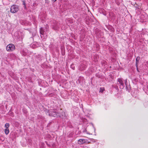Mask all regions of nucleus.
Segmentation results:
<instances>
[{
    "mask_svg": "<svg viewBox=\"0 0 148 148\" xmlns=\"http://www.w3.org/2000/svg\"><path fill=\"white\" fill-rule=\"evenodd\" d=\"M47 113L49 114L50 116H53L54 117H59L61 118H64V116L65 117V113L63 111L62 112L61 110L60 113L57 112L56 110L54 109H51L47 111Z\"/></svg>",
    "mask_w": 148,
    "mask_h": 148,
    "instance_id": "obj_1",
    "label": "nucleus"
},
{
    "mask_svg": "<svg viewBox=\"0 0 148 148\" xmlns=\"http://www.w3.org/2000/svg\"><path fill=\"white\" fill-rule=\"evenodd\" d=\"M117 84L119 86L120 89H123L125 87V85L123 79L119 78L117 80Z\"/></svg>",
    "mask_w": 148,
    "mask_h": 148,
    "instance_id": "obj_2",
    "label": "nucleus"
},
{
    "mask_svg": "<svg viewBox=\"0 0 148 148\" xmlns=\"http://www.w3.org/2000/svg\"><path fill=\"white\" fill-rule=\"evenodd\" d=\"M15 47L14 45L12 44H10L6 47V49L7 51L10 52L14 50Z\"/></svg>",
    "mask_w": 148,
    "mask_h": 148,
    "instance_id": "obj_3",
    "label": "nucleus"
},
{
    "mask_svg": "<svg viewBox=\"0 0 148 148\" xmlns=\"http://www.w3.org/2000/svg\"><path fill=\"white\" fill-rule=\"evenodd\" d=\"M19 10V8L17 5H13L11 6L10 8V12L11 13H14L17 12Z\"/></svg>",
    "mask_w": 148,
    "mask_h": 148,
    "instance_id": "obj_4",
    "label": "nucleus"
},
{
    "mask_svg": "<svg viewBox=\"0 0 148 148\" xmlns=\"http://www.w3.org/2000/svg\"><path fill=\"white\" fill-rule=\"evenodd\" d=\"M86 142V140L84 139H79L78 141V143L79 145L82 144Z\"/></svg>",
    "mask_w": 148,
    "mask_h": 148,
    "instance_id": "obj_5",
    "label": "nucleus"
},
{
    "mask_svg": "<svg viewBox=\"0 0 148 148\" xmlns=\"http://www.w3.org/2000/svg\"><path fill=\"white\" fill-rule=\"evenodd\" d=\"M40 34H41V38H42V36H43L45 34V32L44 30H43V28L42 27L40 28Z\"/></svg>",
    "mask_w": 148,
    "mask_h": 148,
    "instance_id": "obj_6",
    "label": "nucleus"
},
{
    "mask_svg": "<svg viewBox=\"0 0 148 148\" xmlns=\"http://www.w3.org/2000/svg\"><path fill=\"white\" fill-rule=\"evenodd\" d=\"M22 2H23V4L24 5V7L25 9L26 8V7L25 3V0H22Z\"/></svg>",
    "mask_w": 148,
    "mask_h": 148,
    "instance_id": "obj_7",
    "label": "nucleus"
},
{
    "mask_svg": "<svg viewBox=\"0 0 148 148\" xmlns=\"http://www.w3.org/2000/svg\"><path fill=\"white\" fill-rule=\"evenodd\" d=\"M9 132L8 129H5V133L6 135L8 134Z\"/></svg>",
    "mask_w": 148,
    "mask_h": 148,
    "instance_id": "obj_8",
    "label": "nucleus"
},
{
    "mask_svg": "<svg viewBox=\"0 0 148 148\" xmlns=\"http://www.w3.org/2000/svg\"><path fill=\"white\" fill-rule=\"evenodd\" d=\"M10 125L8 123H6L5 124V127L6 128V129H8Z\"/></svg>",
    "mask_w": 148,
    "mask_h": 148,
    "instance_id": "obj_9",
    "label": "nucleus"
},
{
    "mask_svg": "<svg viewBox=\"0 0 148 148\" xmlns=\"http://www.w3.org/2000/svg\"><path fill=\"white\" fill-rule=\"evenodd\" d=\"M140 58V57H136V64H137V63L139 62Z\"/></svg>",
    "mask_w": 148,
    "mask_h": 148,
    "instance_id": "obj_10",
    "label": "nucleus"
},
{
    "mask_svg": "<svg viewBox=\"0 0 148 148\" xmlns=\"http://www.w3.org/2000/svg\"><path fill=\"white\" fill-rule=\"evenodd\" d=\"M71 68L73 70H74L75 69V66L73 64L71 65Z\"/></svg>",
    "mask_w": 148,
    "mask_h": 148,
    "instance_id": "obj_11",
    "label": "nucleus"
},
{
    "mask_svg": "<svg viewBox=\"0 0 148 148\" xmlns=\"http://www.w3.org/2000/svg\"><path fill=\"white\" fill-rule=\"evenodd\" d=\"M53 28L54 29H58V28H59V27H55V26H54L53 27Z\"/></svg>",
    "mask_w": 148,
    "mask_h": 148,
    "instance_id": "obj_12",
    "label": "nucleus"
},
{
    "mask_svg": "<svg viewBox=\"0 0 148 148\" xmlns=\"http://www.w3.org/2000/svg\"><path fill=\"white\" fill-rule=\"evenodd\" d=\"M103 89H102V88H101L100 89V92H102L103 91Z\"/></svg>",
    "mask_w": 148,
    "mask_h": 148,
    "instance_id": "obj_13",
    "label": "nucleus"
},
{
    "mask_svg": "<svg viewBox=\"0 0 148 148\" xmlns=\"http://www.w3.org/2000/svg\"><path fill=\"white\" fill-rule=\"evenodd\" d=\"M137 71H138V72H139V71L138 70V68L137 67Z\"/></svg>",
    "mask_w": 148,
    "mask_h": 148,
    "instance_id": "obj_14",
    "label": "nucleus"
},
{
    "mask_svg": "<svg viewBox=\"0 0 148 148\" xmlns=\"http://www.w3.org/2000/svg\"><path fill=\"white\" fill-rule=\"evenodd\" d=\"M57 0H52L53 2H55Z\"/></svg>",
    "mask_w": 148,
    "mask_h": 148,
    "instance_id": "obj_15",
    "label": "nucleus"
},
{
    "mask_svg": "<svg viewBox=\"0 0 148 148\" xmlns=\"http://www.w3.org/2000/svg\"><path fill=\"white\" fill-rule=\"evenodd\" d=\"M126 82H127V81H126H126H125V84H126Z\"/></svg>",
    "mask_w": 148,
    "mask_h": 148,
    "instance_id": "obj_16",
    "label": "nucleus"
},
{
    "mask_svg": "<svg viewBox=\"0 0 148 148\" xmlns=\"http://www.w3.org/2000/svg\"><path fill=\"white\" fill-rule=\"evenodd\" d=\"M52 113L53 114H55V113H53V112H52Z\"/></svg>",
    "mask_w": 148,
    "mask_h": 148,
    "instance_id": "obj_17",
    "label": "nucleus"
}]
</instances>
